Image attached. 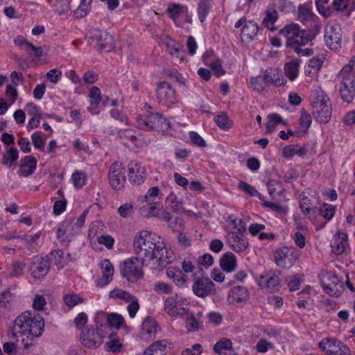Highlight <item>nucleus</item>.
Instances as JSON below:
<instances>
[{"mask_svg": "<svg viewBox=\"0 0 355 355\" xmlns=\"http://www.w3.org/2000/svg\"><path fill=\"white\" fill-rule=\"evenodd\" d=\"M148 264L143 263L141 260H137V257L128 259L121 265V274L128 282H135L143 277L142 268Z\"/></svg>", "mask_w": 355, "mask_h": 355, "instance_id": "nucleus-6", "label": "nucleus"}, {"mask_svg": "<svg viewBox=\"0 0 355 355\" xmlns=\"http://www.w3.org/2000/svg\"><path fill=\"white\" fill-rule=\"evenodd\" d=\"M300 63L301 60L297 58L285 64L284 71L286 76L291 81L297 78L299 73Z\"/></svg>", "mask_w": 355, "mask_h": 355, "instance_id": "nucleus-33", "label": "nucleus"}, {"mask_svg": "<svg viewBox=\"0 0 355 355\" xmlns=\"http://www.w3.org/2000/svg\"><path fill=\"white\" fill-rule=\"evenodd\" d=\"M202 347L200 344H195L191 348L185 349L182 352L181 355H201Z\"/></svg>", "mask_w": 355, "mask_h": 355, "instance_id": "nucleus-63", "label": "nucleus"}, {"mask_svg": "<svg viewBox=\"0 0 355 355\" xmlns=\"http://www.w3.org/2000/svg\"><path fill=\"white\" fill-rule=\"evenodd\" d=\"M250 84L254 90L259 92L264 90L266 86H267L262 78L260 76L252 78L250 79Z\"/></svg>", "mask_w": 355, "mask_h": 355, "instance_id": "nucleus-62", "label": "nucleus"}, {"mask_svg": "<svg viewBox=\"0 0 355 355\" xmlns=\"http://www.w3.org/2000/svg\"><path fill=\"white\" fill-rule=\"evenodd\" d=\"M300 207L304 214L308 215L311 211H313L316 207L313 202V200L309 197H304L300 202Z\"/></svg>", "mask_w": 355, "mask_h": 355, "instance_id": "nucleus-48", "label": "nucleus"}, {"mask_svg": "<svg viewBox=\"0 0 355 355\" xmlns=\"http://www.w3.org/2000/svg\"><path fill=\"white\" fill-rule=\"evenodd\" d=\"M232 348V342L228 338H223L217 342L214 346L216 354H220L223 350H229Z\"/></svg>", "mask_w": 355, "mask_h": 355, "instance_id": "nucleus-50", "label": "nucleus"}, {"mask_svg": "<svg viewBox=\"0 0 355 355\" xmlns=\"http://www.w3.org/2000/svg\"><path fill=\"white\" fill-rule=\"evenodd\" d=\"M338 78L340 81V92L342 99L347 103L352 102L355 94V57L343 67Z\"/></svg>", "mask_w": 355, "mask_h": 355, "instance_id": "nucleus-2", "label": "nucleus"}, {"mask_svg": "<svg viewBox=\"0 0 355 355\" xmlns=\"http://www.w3.org/2000/svg\"><path fill=\"white\" fill-rule=\"evenodd\" d=\"M167 51L177 60L182 61L185 55V52L180 48V45L174 40H171L166 44Z\"/></svg>", "mask_w": 355, "mask_h": 355, "instance_id": "nucleus-35", "label": "nucleus"}, {"mask_svg": "<svg viewBox=\"0 0 355 355\" xmlns=\"http://www.w3.org/2000/svg\"><path fill=\"white\" fill-rule=\"evenodd\" d=\"M303 279L298 275H295L288 279V287L291 291H294L300 288Z\"/></svg>", "mask_w": 355, "mask_h": 355, "instance_id": "nucleus-56", "label": "nucleus"}, {"mask_svg": "<svg viewBox=\"0 0 355 355\" xmlns=\"http://www.w3.org/2000/svg\"><path fill=\"white\" fill-rule=\"evenodd\" d=\"M81 343L87 348L96 349L103 343L102 337L94 328L83 329L80 335Z\"/></svg>", "mask_w": 355, "mask_h": 355, "instance_id": "nucleus-13", "label": "nucleus"}, {"mask_svg": "<svg viewBox=\"0 0 355 355\" xmlns=\"http://www.w3.org/2000/svg\"><path fill=\"white\" fill-rule=\"evenodd\" d=\"M250 299V293L246 287L236 286L230 291L227 300L231 304L239 305L245 304Z\"/></svg>", "mask_w": 355, "mask_h": 355, "instance_id": "nucleus-17", "label": "nucleus"}, {"mask_svg": "<svg viewBox=\"0 0 355 355\" xmlns=\"http://www.w3.org/2000/svg\"><path fill=\"white\" fill-rule=\"evenodd\" d=\"M20 162L19 170L17 172L19 176H30L36 170L37 162L33 156L26 155Z\"/></svg>", "mask_w": 355, "mask_h": 355, "instance_id": "nucleus-22", "label": "nucleus"}, {"mask_svg": "<svg viewBox=\"0 0 355 355\" xmlns=\"http://www.w3.org/2000/svg\"><path fill=\"white\" fill-rule=\"evenodd\" d=\"M192 289L196 295L202 298L213 295L216 291L215 284L207 277H194Z\"/></svg>", "mask_w": 355, "mask_h": 355, "instance_id": "nucleus-9", "label": "nucleus"}, {"mask_svg": "<svg viewBox=\"0 0 355 355\" xmlns=\"http://www.w3.org/2000/svg\"><path fill=\"white\" fill-rule=\"evenodd\" d=\"M63 300L66 306L69 308H73L75 306L84 302V299L82 297L74 293L64 295L63 297Z\"/></svg>", "mask_w": 355, "mask_h": 355, "instance_id": "nucleus-41", "label": "nucleus"}, {"mask_svg": "<svg viewBox=\"0 0 355 355\" xmlns=\"http://www.w3.org/2000/svg\"><path fill=\"white\" fill-rule=\"evenodd\" d=\"M300 30V27L297 24H291L281 29L279 34L286 38V46H288V45L295 44L297 42V41H294V37L299 33Z\"/></svg>", "mask_w": 355, "mask_h": 355, "instance_id": "nucleus-29", "label": "nucleus"}, {"mask_svg": "<svg viewBox=\"0 0 355 355\" xmlns=\"http://www.w3.org/2000/svg\"><path fill=\"white\" fill-rule=\"evenodd\" d=\"M198 262L200 265L207 268L213 264L214 258L210 254L206 253L198 257Z\"/></svg>", "mask_w": 355, "mask_h": 355, "instance_id": "nucleus-64", "label": "nucleus"}, {"mask_svg": "<svg viewBox=\"0 0 355 355\" xmlns=\"http://www.w3.org/2000/svg\"><path fill=\"white\" fill-rule=\"evenodd\" d=\"M220 266L223 271L227 272L234 271L237 266L236 256L230 252L225 253L220 259Z\"/></svg>", "mask_w": 355, "mask_h": 355, "instance_id": "nucleus-28", "label": "nucleus"}, {"mask_svg": "<svg viewBox=\"0 0 355 355\" xmlns=\"http://www.w3.org/2000/svg\"><path fill=\"white\" fill-rule=\"evenodd\" d=\"M159 189L157 187L150 188L145 196V199L149 205H153L155 198L158 196Z\"/></svg>", "mask_w": 355, "mask_h": 355, "instance_id": "nucleus-59", "label": "nucleus"}, {"mask_svg": "<svg viewBox=\"0 0 355 355\" xmlns=\"http://www.w3.org/2000/svg\"><path fill=\"white\" fill-rule=\"evenodd\" d=\"M157 99L160 103L171 106L176 101V92L167 82L160 83L157 88Z\"/></svg>", "mask_w": 355, "mask_h": 355, "instance_id": "nucleus-11", "label": "nucleus"}, {"mask_svg": "<svg viewBox=\"0 0 355 355\" xmlns=\"http://www.w3.org/2000/svg\"><path fill=\"white\" fill-rule=\"evenodd\" d=\"M100 266L103 272L101 278V286L107 285L112 279V276L114 275V267L111 262L107 259L101 261Z\"/></svg>", "mask_w": 355, "mask_h": 355, "instance_id": "nucleus-30", "label": "nucleus"}, {"mask_svg": "<svg viewBox=\"0 0 355 355\" xmlns=\"http://www.w3.org/2000/svg\"><path fill=\"white\" fill-rule=\"evenodd\" d=\"M91 3L92 0H81L78 8L74 12V15L78 18L86 16L90 10Z\"/></svg>", "mask_w": 355, "mask_h": 355, "instance_id": "nucleus-49", "label": "nucleus"}, {"mask_svg": "<svg viewBox=\"0 0 355 355\" xmlns=\"http://www.w3.org/2000/svg\"><path fill=\"white\" fill-rule=\"evenodd\" d=\"M289 249L286 247L277 250L275 253L276 264L282 268L286 267V259L288 257Z\"/></svg>", "mask_w": 355, "mask_h": 355, "instance_id": "nucleus-42", "label": "nucleus"}, {"mask_svg": "<svg viewBox=\"0 0 355 355\" xmlns=\"http://www.w3.org/2000/svg\"><path fill=\"white\" fill-rule=\"evenodd\" d=\"M109 296L110 298H119L126 302H129L135 298L134 295L121 289L112 290L110 291Z\"/></svg>", "mask_w": 355, "mask_h": 355, "instance_id": "nucleus-46", "label": "nucleus"}, {"mask_svg": "<svg viewBox=\"0 0 355 355\" xmlns=\"http://www.w3.org/2000/svg\"><path fill=\"white\" fill-rule=\"evenodd\" d=\"M188 316L186 318V328L189 331H196L199 329L200 322L193 316V313L186 314Z\"/></svg>", "mask_w": 355, "mask_h": 355, "instance_id": "nucleus-51", "label": "nucleus"}, {"mask_svg": "<svg viewBox=\"0 0 355 355\" xmlns=\"http://www.w3.org/2000/svg\"><path fill=\"white\" fill-rule=\"evenodd\" d=\"M329 99L322 92L313 97L311 105L313 115L320 123H327L331 117V107Z\"/></svg>", "mask_w": 355, "mask_h": 355, "instance_id": "nucleus-5", "label": "nucleus"}, {"mask_svg": "<svg viewBox=\"0 0 355 355\" xmlns=\"http://www.w3.org/2000/svg\"><path fill=\"white\" fill-rule=\"evenodd\" d=\"M157 245L153 241L149 232H139L135 237L133 244L137 260H141L143 263L153 261Z\"/></svg>", "mask_w": 355, "mask_h": 355, "instance_id": "nucleus-3", "label": "nucleus"}, {"mask_svg": "<svg viewBox=\"0 0 355 355\" xmlns=\"http://www.w3.org/2000/svg\"><path fill=\"white\" fill-rule=\"evenodd\" d=\"M320 215L327 221L330 220L335 214V207L332 205L323 204L319 209Z\"/></svg>", "mask_w": 355, "mask_h": 355, "instance_id": "nucleus-45", "label": "nucleus"}, {"mask_svg": "<svg viewBox=\"0 0 355 355\" xmlns=\"http://www.w3.org/2000/svg\"><path fill=\"white\" fill-rule=\"evenodd\" d=\"M279 275V273L277 274L276 272H272L267 274L266 277L261 275L259 284L261 286L264 284L268 292H276L279 291L280 288V278Z\"/></svg>", "mask_w": 355, "mask_h": 355, "instance_id": "nucleus-23", "label": "nucleus"}, {"mask_svg": "<svg viewBox=\"0 0 355 355\" xmlns=\"http://www.w3.org/2000/svg\"><path fill=\"white\" fill-rule=\"evenodd\" d=\"M259 32L258 25L253 21L246 22L241 29V37L243 40H252Z\"/></svg>", "mask_w": 355, "mask_h": 355, "instance_id": "nucleus-31", "label": "nucleus"}, {"mask_svg": "<svg viewBox=\"0 0 355 355\" xmlns=\"http://www.w3.org/2000/svg\"><path fill=\"white\" fill-rule=\"evenodd\" d=\"M135 210V203L130 202L121 205L118 208V213L123 218H128L134 215Z\"/></svg>", "mask_w": 355, "mask_h": 355, "instance_id": "nucleus-40", "label": "nucleus"}, {"mask_svg": "<svg viewBox=\"0 0 355 355\" xmlns=\"http://www.w3.org/2000/svg\"><path fill=\"white\" fill-rule=\"evenodd\" d=\"M19 158V153L17 148L10 147L3 154L2 164L7 167H11Z\"/></svg>", "mask_w": 355, "mask_h": 355, "instance_id": "nucleus-36", "label": "nucleus"}, {"mask_svg": "<svg viewBox=\"0 0 355 355\" xmlns=\"http://www.w3.org/2000/svg\"><path fill=\"white\" fill-rule=\"evenodd\" d=\"M105 347L107 351L116 353L121 350L122 345L119 343V340L111 339L105 343Z\"/></svg>", "mask_w": 355, "mask_h": 355, "instance_id": "nucleus-60", "label": "nucleus"}, {"mask_svg": "<svg viewBox=\"0 0 355 355\" xmlns=\"http://www.w3.org/2000/svg\"><path fill=\"white\" fill-rule=\"evenodd\" d=\"M129 181L132 184L139 185L144 182L146 169L139 162L132 160L128 165Z\"/></svg>", "mask_w": 355, "mask_h": 355, "instance_id": "nucleus-14", "label": "nucleus"}, {"mask_svg": "<svg viewBox=\"0 0 355 355\" xmlns=\"http://www.w3.org/2000/svg\"><path fill=\"white\" fill-rule=\"evenodd\" d=\"M44 327V320L38 313L24 311L18 315L10 329L8 336L18 340V337L26 336L33 340L42 336Z\"/></svg>", "mask_w": 355, "mask_h": 355, "instance_id": "nucleus-1", "label": "nucleus"}, {"mask_svg": "<svg viewBox=\"0 0 355 355\" xmlns=\"http://www.w3.org/2000/svg\"><path fill=\"white\" fill-rule=\"evenodd\" d=\"M185 12H187V8L178 3H173L167 8V12L174 22Z\"/></svg>", "mask_w": 355, "mask_h": 355, "instance_id": "nucleus-37", "label": "nucleus"}, {"mask_svg": "<svg viewBox=\"0 0 355 355\" xmlns=\"http://www.w3.org/2000/svg\"><path fill=\"white\" fill-rule=\"evenodd\" d=\"M328 2L329 0L315 1L316 7L319 13L325 17L330 16L331 13V10L329 8V7L325 6Z\"/></svg>", "mask_w": 355, "mask_h": 355, "instance_id": "nucleus-55", "label": "nucleus"}, {"mask_svg": "<svg viewBox=\"0 0 355 355\" xmlns=\"http://www.w3.org/2000/svg\"><path fill=\"white\" fill-rule=\"evenodd\" d=\"M324 41L330 49H340L342 42L341 29L336 26H327L325 29Z\"/></svg>", "mask_w": 355, "mask_h": 355, "instance_id": "nucleus-12", "label": "nucleus"}, {"mask_svg": "<svg viewBox=\"0 0 355 355\" xmlns=\"http://www.w3.org/2000/svg\"><path fill=\"white\" fill-rule=\"evenodd\" d=\"M166 276L172 279L178 287L186 286L188 277L178 267L171 266L166 270Z\"/></svg>", "mask_w": 355, "mask_h": 355, "instance_id": "nucleus-26", "label": "nucleus"}, {"mask_svg": "<svg viewBox=\"0 0 355 355\" xmlns=\"http://www.w3.org/2000/svg\"><path fill=\"white\" fill-rule=\"evenodd\" d=\"M74 186L78 189L83 187L85 183V175L84 173L75 171L71 176Z\"/></svg>", "mask_w": 355, "mask_h": 355, "instance_id": "nucleus-57", "label": "nucleus"}, {"mask_svg": "<svg viewBox=\"0 0 355 355\" xmlns=\"http://www.w3.org/2000/svg\"><path fill=\"white\" fill-rule=\"evenodd\" d=\"M154 253L153 260H156L157 265L160 268H165L168 264L172 263L174 259L173 252L166 248L163 243H157Z\"/></svg>", "mask_w": 355, "mask_h": 355, "instance_id": "nucleus-15", "label": "nucleus"}, {"mask_svg": "<svg viewBox=\"0 0 355 355\" xmlns=\"http://www.w3.org/2000/svg\"><path fill=\"white\" fill-rule=\"evenodd\" d=\"M158 329V324L153 318H146L141 324L140 333L141 338L145 340L154 339Z\"/></svg>", "mask_w": 355, "mask_h": 355, "instance_id": "nucleus-20", "label": "nucleus"}, {"mask_svg": "<svg viewBox=\"0 0 355 355\" xmlns=\"http://www.w3.org/2000/svg\"><path fill=\"white\" fill-rule=\"evenodd\" d=\"M49 256L35 259L31 265L30 270L35 279H42L46 276L50 269Z\"/></svg>", "mask_w": 355, "mask_h": 355, "instance_id": "nucleus-16", "label": "nucleus"}, {"mask_svg": "<svg viewBox=\"0 0 355 355\" xmlns=\"http://www.w3.org/2000/svg\"><path fill=\"white\" fill-rule=\"evenodd\" d=\"M53 7L54 10L59 15H64L70 10L68 0H56Z\"/></svg>", "mask_w": 355, "mask_h": 355, "instance_id": "nucleus-54", "label": "nucleus"}, {"mask_svg": "<svg viewBox=\"0 0 355 355\" xmlns=\"http://www.w3.org/2000/svg\"><path fill=\"white\" fill-rule=\"evenodd\" d=\"M137 124L144 130H168L171 123L159 112H148L137 116Z\"/></svg>", "mask_w": 355, "mask_h": 355, "instance_id": "nucleus-4", "label": "nucleus"}, {"mask_svg": "<svg viewBox=\"0 0 355 355\" xmlns=\"http://www.w3.org/2000/svg\"><path fill=\"white\" fill-rule=\"evenodd\" d=\"M173 348V343L167 339L159 340L153 343L147 347L144 355H162L167 349Z\"/></svg>", "mask_w": 355, "mask_h": 355, "instance_id": "nucleus-21", "label": "nucleus"}, {"mask_svg": "<svg viewBox=\"0 0 355 355\" xmlns=\"http://www.w3.org/2000/svg\"><path fill=\"white\" fill-rule=\"evenodd\" d=\"M89 97L91 105L97 106L101 100L100 89L96 86L92 87L90 89Z\"/></svg>", "mask_w": 355, "mask_h": 355, "instance_id": "nucleus-58", "label": "nucleus"}, {"mask_svg": "<svg viewBox=\"0 0 355 355\" xmlns=\"http://www.w3.org/2000/svg\"><path fill=\"white\" fill-rule=\"evenodd\" d=\"M105 318H107V323L111 327H116L118 329L126 326L123 318L122 317L121 315L118 313H111L109 314L108 315H106L105 313L99 312L96 313L94 320L95 322L97 323L99 319Z\"/></svg>", "mask_w": 355, "mask_h": 355, "instance_id": "nucleus-27", "label": "nucleus"}, {"mask_svg": "<svg viewBox=\"0 0 355 355\" xmlns=\"http://www.w3.org/2000/svg\"><path fill=\"white\" fill-rule=\"evenodd\" d=\"M227 240L230 247L236 252L245 251L248 247V241L243 234L229 232Z\"/></svg>", "mask_w": 355, "mask_h": 355, "instance_id": "nucleus-18", "label": "nucleus"}, {"mask_svg": "<svg viewBox=\"0 0 355 355\" xmlns=\"http://www.w3.org/2000/svg\"><path fill=\"white\" fill-rule=\"evenodd\" d=\"M347 239L346 233L337 232L331 243L332 252L337 255L342 254L347 245Z\"/></svg>", "mask_w": 355, "mask_h": 355, "instance_id": "nucleus-24", "label": "nucleus"}, {"mask_svg": "<svg viewBox=\"0 0 355 355\" xmlns=\"http://www.w3.org/2000/svg\"><path fill=\"white\" fill-rule=\"evenodd\" d=\"M278 19V13L275 10H268L266 11V17L263 20V24L265 27L270 29V31L273 32L277 28L272 25Z\"/></svg>", "mask_w": 355, "mask_h": 355, "instance_id": "nucleus-38", "label": "nucleus"}, {"mask_svg": "<svg viewBox=\"0 0 355 355\" xmlns=\"http://www.w3.org/2000/svg\"><path fill=\"white\" fill-rule=\"evenodd\" d=\"M214 121L217 125L223 130H229L232 127L233 125L232 121L228 118L226 114L216 116L214 118Z\"/></svg>", "mask_w": 355, "mask_h": 355, "instance_id": "nucleus-47", "label": "nucleus"}, {"mask_svg": "<svg viewBox=\"0 0 355 355\" xmlns=\"http://www.w3.org/2000/svg\"><path fill=\"white\" fill-rule=\"evenodd\" d=\"M31 139L35 148L44 150L45 142L42 138L41 132H34L31 136Z\"/></svg>", "mask_w": 355, "mask_h": 355, "instance_id": "nucleus-61", "label": "nucleus"}, {"mask_svg": "<svg viewBox=\"0 0 355 355\" xmlns=\"http://www.w3.org/2000/svg\"><path fill=\"white\" fill-rule=\"evenodd\" d=\"M267 187L268 193L272 198H275L277 196H280L283 190L282 183L275 180H269L268 182Z\"/></svg>", "mask_w": 355, "mask_h": 355, "instance_id": "nucleus-39", "label": "nucleus"}, {"mask_svg": "<svg viewBox=\"0 0 355 355\" xmlns=\"http://www.w3.org/2000/svg\"><path fill=\"white\" fill-rule=\"evenodd\" d=\"M210 8L209 0H200L198 3V12L200 22L203 23Z\"/></svg>", "mask_w": 355, "mask_h": 355, "instance_id": "nucleus-44", "label": "nucleus"}, {"mask_svg": "<svg viewBox=\"0 0 355 355\" xmlns=\"http://www.w3.org/2000/svg\"><path fill=\"white\" fill-rule=\"evenodd\" d=\"M148 214L145 216L147 217L150 216H157L163 218L165 221L168 222L171 219V213L161 209V204L159 202H155L153 205L148 207Z\"/></svg>", "mask_w": 355, "mask_h": 355, "instance_id": "nucleus-32", "label": "nucleus"}, {"mask_svg": "<svg viewBox=\"0 0 355 355\" xmlns=\"http://www.w3.org/2000/svg\"><path fill=\"white\" fill-rule=\"evenodd\" d=\"M164 311L171 317H183L187 313L189 309L186 307L178 308L176 306V300L174 297H167L164 303Z\"/></svg>", "mask_w": 355, "mask_h": 355, "instance_id": "nucleus-25", "label": "nucleus"}, {"mask_svg": "<svg viewBox=\"0 0 355 355\" xmlns=\"http://www.w3.org/2000/svg\"><path fill=\"white\" fill-rule=\"evenodd\" d=\"M93 38L96 40L98 50L110 51L114 48L112 36L105 31H96L93 35Z\"/></svg>", "mask_w": 355, "mask_h": 355, "instance_id": "nucleus-19", "label": "nucleus"}, {"mask_svg": "<svg viewBox=\"0 0 355 355\" xmlns=\"http://www.w3.org/2000/svg\"><path fill=\"white\" fill-rule=\"evenodd\" d=\"M313 38V36L307 33L306 31H299V33L294 37V41L297 42L295 44L288 45V47L292 48L293 50L301 46H304L311 42Z\"/></svg>", "mask_w": 355, "mask_h": 355, "instance_id": "nucleus-34", "label": "nucleus"}, {"mask_svg": "<svg viewBox=\"0 0 355 355\" xmlns=\"http://www.w3.org/2000/svg\"><path fill=\"white\" fill-rule=\"evenodd\" d=\"M238 187L239 189L245 191L246 193H248L252 196H258L260 200H263V198L261 194L260 193H259L258 191L254 189V188L251 185L248 184V183H246L243 181H240L239 183Z\"/></svg>", "mask_w": 355, "mask_h": 355, "instance_id": "nucleus-53", "label": "nucleus"}, {"mask_svg": "<svg viewBox=\"0 0 355 355\" xmlns=\"http://www.w3.org/2000/svg\"><path fill=\"white\" fill-rule=\"evenodd\" d=\"M319 347L322 351H326L331 354L335 355H349L350 350L347 345L341 341L334 339L325 338L319 343Z\"/></svg>", "mask_w": 355, "mask_h": 355, "instance_id": "nucleus-10", "label": "nucleus"}, {"mask_svg": "<svg viewBox=\"0 0 355 355\" xmlns=\"http://www.w3.org/2000/svg\"><path fill=\"white\" fill-rule=\"evenodd\" d=\"M125 168L121 162L112 163L108 171V180L110 186L116 191L124 187L125 183Z\"/></svg>", "mask_w": 355, "mask_h": 355, "instance_id": "nucleus-7", "label": "nucleus"}, {"mask_svg": "<svg viewBox=\"0 0 355 355\" xmlns=\"http://www.w3.org/2000/svg\"><path fill=\"white\" fill-rule=\"evenodd\" d=\"M315 15L312 11L305 6H300L298 8V20L306 23L314 19Z\"/></svg>", "mask_w": 355, "mask_h": 355, "instance_id": "nucleus-43", "label": "nucleus"}, {"mask_svg": "<svg viewBox=\"0 0 355 355\" xmlns=\"http://www.w3.org/2000/svg\"><path fill=\"white\" fill-rule=\"evenodd\" d=\"M154 291L157 294H171L173 293V286L168 283L157 282L154 284Z\"/></svg>", "mask_w": 355, "mask_h": 355, "instance_id": "nucleus-52", "label": "nucleus"}, {"mask_svg": "<svg viewBox=\"0 0 355 355\" xmlns=\"http://www.w3.org/2000/svg\"><path fill=\"white\" fill-rule=\"evenodd\" d=\"M320 284L326 293L332 296H340L344 290L343 282L331 272H327L320 279Z\"/></svg>", "mask_w": 355, "mask_h": 355, "instance_id": "nucleus-8", "label": "nucleus"}]
</instances>
